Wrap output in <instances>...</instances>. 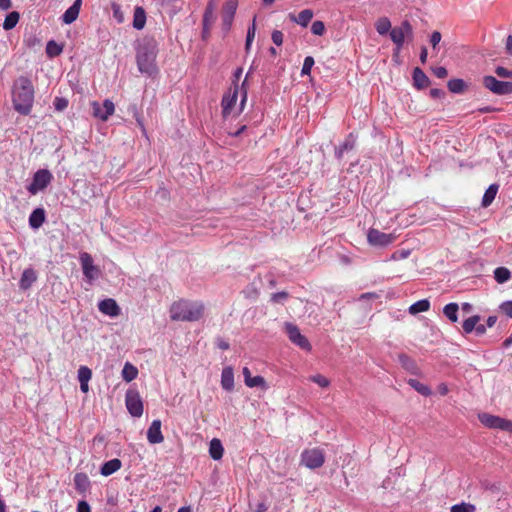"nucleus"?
Returning a JSON list of instances; mask_svg holds the SVG:
<instances>
[{"mask_svg": "<svg viewBox=\"0 0 512 512\" xmlns=\"http://www.w3.org/2000/svg\"><path fill=\"white\" fill-rule=\"evenodd\" d=\"M169 313L172 321L196 322L203 318L205 305L201 301L179 299L171 304Z\"/></svg>", "mask_w": 512, "mask_h": 512, "instance_id": "obj_1", "label": "nucleus"}, {"mask_svg": "<svg viewBox=\"0 0 512 512\" xmlns=\"http://www.w3.org/2000/svg\"><path fill=\"white\" fill-rule=\"evenodd\" d=\"M13 105L16 111L23 115L30 113L34 101V88L27 77H19L14 82Z\"/></svg>", "mask_w": 512, "mask_h": 512, "instance_id": "obj_2", "label": "nucleus"}, {"mask_svg": "<svg viewBox=\"0 0 512 512\" xmlns=\"http://www.w3.org/2000/svg\"><path fill=\"white\" fill-rule=\"evenodd\" d=\"M239 87L235 85L233 88H230L229 91L223 96L222 99V114L223 117H229L231 115H235L237 111L242 110V107L247 98L246 90L242 92V99L239 105V109H237V99H238Z\"/></svg>", "mask_w": 512, "mask_h": 512, "instance_id": "obj_3", "label": "nucleus"}, {"mask_svg": "<svg viewBox=\"0 0 512 512\" xmlns=\"http://www.w3.org/2000/svg\"><path fill=\"white\" fill-rule=\"evenodd\" d=\"M389 35L396 46L395 54H398L406 39L408 41L413 40V27L408 20H404L399 26L393 27Z\"/></svg>", "mask_w": 512, "mask_h": 512, "instance_id": "obj_4", "label": "nucleus"}, {"mask_svg": "<svg viewBox=\"0 0 512 512\" xmlns=\"http://www.w3.org/2000/svg\"><path fill=\"white\" fill-rule=\"evenodd\" d=\"M156 55L154 51L146 46L140 47L137 52V65L141 73L152 76L156 72Z\"/></svg>", "mask_w": 512, "mask_h": 512, "instance_id": "obj_5", "label": "nucleus"}, {"mask_svg": "<svg viewBox=\"0 0 512 512\" xmlns=\"http://www.w3.org/2000/svg\"><path fill=\"white\" fill-rule=\"evenodd\" d=\"M479 421L487 428L499 429L512 433V421L495 416L489 413H482L478 416Z\"/></svg>", "mask_w": 512, "mask_h": 512, "instance_id": "obj_6", "label": "nucleus"}, {"mask_svg": "<svg viewBox=\"0 0 512 512\" xmlns=\"http://www.w3.org/2000/svg\"><path fill=\"white\" fill-rule=\"evenodd\" d=\"M325 462V455L320 448L305 449L301 453V464L309 469H317L323 466Z\"/></svg>", "mask_w": 512, "mask_h": 512, "instance_id": "obj_7", "label": "nucleus"}, {"mask_svg": "<svg viewBox=\"0 0 512 512\" xmlns=\"http://www.w3.org/2000/svg\"><path fill=\"white\" fill-rule=\"evenodd\" d=\"M396 239L397 236L394 233H384L375 228H370L367 233L368 243L375 247H387Z\"/></svg>", "mask_w": 512, "mask_h": 512, "instance_id": "obj_8", "label": "nucleus"}, {"mask_svg": "<svg viewBox=\"0 0 512 512\" xmlns=\"http://www.w3.org/2000/svg\"><path fill=\"white\" fill-rule=\"evenodd\" d=\"M53 176L50 173V171L46 169H40L38 170L34 176L31 184L27 187V190L32 194L35 195L39 191L44 190L51 182Z\"/></svg>", "mask_w": 512, "mask_h": 512, "instance_id": "obj_9", "label": "nucleus"}, {"mask_svg": "<svg viewBox=\"0 0 512 512\" xmlns=\"http://www.w3.org/2000/svg\"><path fill=\"white\" fill-rule=\"evenodd\" d=\"M483 85L496 95L512 94V82L500 81L493 76H485L483 78Z\"/></svg>", "mask_w": 512, "mask_h": 512, "instance_id": "obj_10", "label": "nucleus"}, {"mask_svg": "<svg viewBox=\"0 0 512 512\" xmlns=\"http://www.w3.org/2000/svg\"><path fill=\"white\" fill-rule=\"evenodd\" d=\"M127 410L134 417H140L143 414V402L137 390L129 389L125 395Z\"/></svg>", "mask_w": 512, "mask_h": 512, "instance_id": "obj_11", "label": "nucleus"}, {"mask_svg": "<svg viewBox=\"0 0 512 512\" xmlns=\"http://www.w3.org/2000/svg\"><path fill=\"white\" fill-rule=\"evenodd\" d=\"M285 330L286 333L292 343L299 346L301 349L310 351L311 350V344L308 341V339L301 334L299 328L291 323L285 324Z\"/></svg>", "mask_w": 512, "mask_h": 512, "instance_id": "obj_12", "label": "nucleus"}, {"mask_svg": "<svg viewBox=\"0 0 512 512\" xmlns=\"http://www.w3.org/2000/svg\"><path fill=\"white\" fill-rule=\"evenodd\" d=\"M80 262L83 274L88 280L92 281L98 277L99 269L93 264V258L89 253H81Z\"/></svg>", "mask_w": 512, "mask_h": 512, "instance_id": "obj_13", "label": "nucleus"}, {"mask_svg": "<svg viewBox=\"0 0 512 512\" xmlns=\"http://www.w3.org/2000/svg\"><path fill=\"white\" fill-rule=\"evenodd\" d=\"M238 7V0H227L222 8V25L223 29L228 31L232 25L236 10Z\"/></svg>", "mask_w": 512, "mask_h": 512, "instance_id": "obj_14", "label": "nucleus"}, {"mask_svg": "<svg viewBox=\"0 0 512 512\" xmlns=\"http://www.w3.org/2000/svg\"><path fill=\"white\" fill-rule=\"evenodd\" d=\"M115 106L110 100H105L102 104L93 102L92 113L95 117L106 120L110 115L114 113Z\"/></svg>", "mask_w": 512, "mask_h": 512, "instance_id": "obj_15", "label": "nucleus"}, {"mask_svg": "<svg viewBox=\"0 0 512 512\" xmlns=\"http://www.w3.org/2000/svg\"><path fill=\"white\" fill-rule=\"evenodd\" d=\"M147 440L150 444H159L164 441L161 432V421L159 419L153 420L147 430Z\"/></svg>", "mask_w": 512, "mask_h": 512, "instance_id": "obj_16", "label": "nucleus"}, {"mask_svg": "<svg viewBox=\"0 0 512 512\" xmlns=\"http://www.w3.org/2000/svg\"><path fill=\"white\" fill-rule=\"evenodd\" d=\"M98 308H99L100 312H102L105 315L111 316V317H116L121 312L120 307L118 306L117 302L112 298H108V299H104V300L100 301L98 304Z\"/></svg>", "mask_w": 512, "mask_h": 512, "instance_id": "obj_17", "label": "nucleus"}, {"mask_svg": "<svg viewBox=\"0 0 512 512\" xmlns=\"http://www.w3.org/2000/svg\"><path fill=\"white\" fill-rule=\"evenodd\" d=\"M37 279V273L33 268L24 269L19 280L20 289L24 291L28 290L37 281Z\"/></svg>", "mask_w": 512, "mask_h": 512, "instance_id": "obj_18", "label": "nucleus"}, {"mask_svg": "<svg viewBox=\"0 0 512 512\" xmlns=\"http://www.w3.org/2000/svg\"><path fill=\"white\" fill-rule=\"evenodd\" d=\"M314 16V12L311 9H304L298 15L290 13L288 18L293 23H296L302 27H306L309 22L312 20Z\"/></svg>", "mask_w": 512, "mask_h": 512, "instance_id": "obj_19", "label": "nucleus"}, {"mask_svg": "<svg viewBox=\"0 0 512 512\" xmlns=\"http://www.w3.org/2000/svg\"><path fill=\"white\" fill-rule=\"evenodd\" d=\"M82 0H75L74 3L62 15V21L65 24L73 23L79 15Z\"/></svg>", "mask_w": 512, "mask_h": 512, "instance_id": "obj_20", "label": "nucleus"}, {"mask_svg": "<svg viewBox=\"0 0 512 512\" xmlns=\"http://www.w3.org/2000/svg\"><path fill=\"white\" fill-rule=\"evenodd\" d=\"M221 385L226 391H232L234 388V373L231 367H225L221 374Z\"/></svg>", "mask_w": 512, "mask_h": 512, "instance_id": "obj_21", "label": "nucleus"}, {"mask_svg": "<svg viewBox=\"0 0 512 512\" xmlns=\"http://www.w3.org/2000/svg\"><path fill=\"white\" fill-rule=\"evenodd\" d=\"M45 222V211L43 208H36L29 216V225L37 229Z\"/></svg>", "mask_w": 512, "mask_h": 512, "instance_id": "obj_22", "label": "nucleus"}, {"mask_svg": "<svg viewBox=\"0 0 512 512\" xmlns=\"http://www.w3.org/2000/svg\"><path fill=\"white\" fill-rule=\"evenodd\" d=\"M121 467H122L121 461L117 458H114V459H111V460L105 462L102 465V467L100 469V473L103 476H110L113 473L117 472Z\"/></svg>", "mask_w": 512, "mask_h": 512, "instance_id": "obj_23", "label": "nucleus"}, {"mask_svg": "<svg viewBox=\"0 0 512 512\" xmlns=\"http://www.w3.org/2000/svg\"><path fill=\"white\" fill-rule=\"evenodd\" d=\"M146 23V13L145 10L137 6L134 9V15H133V27L137 30H141L144 28Z\"/></svg>", "mask_w": 512, "mask_h": 512, "instance_id": "obj_24", "label": "nucleus"}, {"mask_svg": "<svg viewBox=\"0 0 512 512\" xmlns=\"http://www.w3.org/2000/svg\"><path fill=\"white\" fill-rule=\"evenodd\" d=\"M223 453L224 448L221 441L217 438L212 439L209 446V454L211 458L214 460H220L223 457Z\"/></svg>", "mask_w": 512, "mask_h": 512, "instance_id": "obj_25", "label": "nucleus"}, {"mask_svg": "<svg viewBox=\"0 0 512 512\" xmlns=\"http://www.w3.org/2000/svg\"><path fill=\"white\" fill-rule=\"evenodd\" d=\"M498 189L499 186L497 184H491L486 189L481 202L482 207L486 208L492 204L497 195Z\"/></svg>", "mask_w": 512, "mask_h": 512, "instance_id": "obj_26", "label": "nucleus"}, {"mask_svg": "<svg viewBox=\"0 0 512 512\" xmlns=\"http://www.w3.org/2000/svg\"><path fill=\"white\" fill-rule=\"evenodd\" d=\"M413 80H414V85L417 87V88H426L429 84V78L426 76V74L420 69V68H415L414 71H413Z\"/></svg>", "mask_w": 512, "mask_h": 512, "instance_id": "obj_27", "label": "nucleus"}, {"mask_svg": "<svg viewBox=\"0 0 512 512\" xmlns=\"http://www.w3.org/2000/svg\"><path fill=\"white\" fill-rule=\"evenodd\" d=\"M138 376V369L131 364L130 362H126L122 369V377L126 382H131L136 379Z\"/></svg>", "mask_w": 512, "mask_h": 512, "instance_id": "obj_28", "label": "nucleus"}, {"mask_svg": "<svg viewBox=\"0 0 512 512\" xmlns=\"http://www.w3.org/2000/svg\"><path fill=\"white\" fill-rule=\"evenodd\" d=\"M375 29L380 35L390 34L392 25L387 17H381L375 22Z\"/></svg>", "mask_w": 512, "mask_h": 512, "instance_id": "obj_29", "label": "nucleus"}, {"mask_svg": "<svg viewBox=\"0 0 512 512\" xmlns=\"http://www.w3.org/2000/svg\"><path fill=\"white\" fill-rule=\"evenodd\" d=\"M430 309V302L427 299L419 300L415 303H413L409 307V313L412 315H416L420 312H426Z\"/></svg>", "mask_w": 512, "mask_h": 512, "instance_id": "obj_30", "label": "nucleus"}, {"mask_svg": "<svg viewBox=\"0 0 512 512\" xmlns=\"http://www.w3.org/2000/svg\"><path fill=\"white\" fill-rule=\"evenodd\" d=\"M458 309L457 303H449L443 308V313L451 322L455 323L458 320Z\"/></svg>", "mask_w": 512, "mask_h": 512, "instance_id": "obj_31", "label": "nucleus"}, {"mask_svg": "<svg viewBox=\"0 0 512 512\" xmlns=\"http://www.w3.org/2000/svg\"><path fill=\"white\" fill-rule=\"evenodd\" d=\"M74 484L78 491H85L89 486V479L85 473H77L74 476Z\"/></svg>", "mask_w": 512, "mask_h": 512, "instance_id": "obj_32", "label": "nucleus"}, {"mask_svg": "<svg viewBox=\"0 0 512 512\" xmlns=\"http://www.w3.org/2000/svg\"><path fill=\"white\" fill-rule=\"evenodd\" d=\"M494 278L499 284H503L511 278V273L506 267H498L494 270Z\"/></svg>", "mask_w": 512, "mask_h": 512, "instance_id": "obj_33", "label": "nucleus"}, {"mask_svg": "<svg viewBox=\"0 0 512 512\" xmlns=\"http://www.w3.org/2000/svg\"><path fill=\"white\" fill-rule=\"evenodd\" d=\"M479 321H480L479 315H473V316L467 318L466 320H464L463 324H462L464 333L469 334L472 331H474L476 328V324H478Z\"/></svg>", "mask_w": 512, "mask_h": 512, "instance_id": "obj_34", "label": "nucleus"}, {"mask_svg": "<svg viewBox=\"0 0 512 512\" xmlns=\"http://www.w3.org/2000/svg\"><path fill=\"white\" fill-rule=\"evenodd\" d=\"M408 384L423 396L431 395V389L427 385L419 382L416 379H409Z\"/></svg>", "mask_w": 512, "mask_h": 512, "instance_id": "obj_35", "label": "nucleus"}, {"mask_svg": "<svg viewBox=\"0 0 512 512\" xmlns=\"http://www.w3.org/2000/svg\"><path fill=\"white\" fill-rule=\"evenodd\" d=\"M19 13L16 12V11H13L11 13H9L6 17H5V20L3 22V28L5 30H11L13 29L16 24L18 23L19 21Z\"/></svg>", "mask_w": 512, "mask_h": 512, "instance_id": "obj_36", "label": "nucleus"}, {"mask_svg": "<svg viewBox=\"0 0 512 512\" xmlns=\"http://www.w3.org/2000/svg\"><path fill=\"white\" fill-rule=\"evenodd\" d=\"M466 88V83L462 79H451L448 82V89L452 93H462Z\"/></svg>", "mask_w": 512, "mask_h": 512, "instance_id": "obj_37", "label": "nucleus"}, {"mask_svg": "<svg viewBox=\"0 0 512 512\" xmlns=\"http://www.w3.org/2000/svg\"><path fill=\"white\" fill-rule=\"evenodd\" d=\"M62 52V47L51 40L46 45V53L49 57H56Z\"/></svg>", "mask_w": 512, "mask_h": 512, "instance_id": "obj_38", "label": "nucleus"}, {"mask_svg": "<svg viewBox=\"0 0 512 512\" xmlns=\"http://www.w3.org/2000/svg\"><path fill=\"white\" fill-rule=\"evenodd\" d=\"M246 386H248L250 388L260 387V388H262L264 390H266L268 388V386L266 384V381H265V379L262 376H254V377H252L251 379H249V381L246 384Z\"/></svg>", "mask_w": 512, "mask_h": 512, "instance_id": "obj_39", "label": "nucleus"}, {"mask_svg": "<svg viewBox=\"0 0 512 512\" xmlns=\"http://www.w3.org/2000/svg\"><path fill=\"white\" fill-rule=\"evenodd\" d=\"M355 140H356V138L354 137L353 133H350L348 138L346 139V141L339 148V151H338L339 157L342 156L344 151L353 149V147L355 145Z\"/></svg>", "mask_w": 512, "mask_h": 512, "instance_id": "obj_40", "label": "nucleus"}, {"mask_svg": "<svg viewBox=\"0 0 512 512\" xmlns=\"http://www.w3.org/2000/svg\"><path fill=\"white\" fill-rule=\"evenodd\" d=\"M476 508L470 503L455 504L451 507V512H475Z\"/></svg>", "mask_w": 512, "mask_h": 512, "instance_id": "obj_41", "label": "nucleus"}, {"mask_svg": "<svg viewBox=\"0 0 512 512\" xmlns=\"http://www.w3.org/2000/svg\"><path fill=\"white\" fill-rule=\"evenodd\" d=\"M92 377V371L87 366H81L78 370L79 382H89Z\"/></svg>", "mask_w": 512, "mask_h": 512, "instance_id": "obj_42", "label": "nucleus"}, {"mask_svg": "<svg viewBox=\"0 0 512 512\" xmlns=\"http://www.w3.org/2000/svg\"><path fill=\"white\" fill-rule=\"evenodd\" d=\"M309 380L322 388H327L330 385L329 379L321 374L312 375L309 377Z\"/></svg>", "mask_w": 512, "mask_h": 512, "instance_id": "obj_43", "label": "nucleus"}, {"mask_svg": "<svg viewBox=\"0 0 512 512\" xmlns=\"http://www.w3.org/2000/svg\"><path fill=\"white\" fill-rule=\"evenodd\" d=\"M326 31L325 24L322 21H314L311 25V32L314 35L322 36Z\"/></svg>", "mask_w": 512, "mask_h": 512, "instance_id": "obj_44", "label": "nucleus"}, {"mask_svg": "<svg viewBox=\"0 0 512 512\" xmlns=\"http://www.w3.org/2000/svg\"><path fill=\"white\" fill-rule=\"evenodd\" d=\"M313 65H314V58L311 56H307L303 62L301 75H309Z\"/></svg>", "mask_w": 512, "mask_h": 512, "instance_id": "obj_45", "label": "nucleus"}, {"mask_svg": "<svg viewBox=\"0 0 512 512\" xmlns=\"http://www.w3.org/2000/svg\"><path fill=\"white\" fill-rule=\"evenodd\" d=\"M216 20V16H215V13H209L207 11L204 12V16H203V25H204V28L205 29H209L212 24L215 22Z\"/></svg>", "mask_w": 512, "mask_h": 512, "instance_id": "obj_46", "label": "nucleus"}, {"mask_svg": "<svg viewBox=\"0 0 512 512\" xmlns=\"http://www.w3.org/2000/svg\"><path fill=\"white\" fill-rule=\"evenodd\" d=\"M54 108L57 111H63L68 106V100L63 97H56L53 102Z\"/></svg>", "mask_w": 512, "mask_h": 512, "instance_id": "obj_47", "label": "nucleus"}, {"mask_svg": "<svg viewBox=\"0 0 512 512\" xmlns=\"http://www.w3.org/2000/svg\"><path fill=\"white\" fill-rule=\"evenodd\" d=\"M255 32H256V26H255V20H254L252 26L249 27L248 31H247L246 44H245L247 50L251 46V43L255 37Z\"/></svg>", "mask_w": 512, "mask_h": 512, "instance_id": "obj_48", "label": "nucleus"}, {"mask_svg": "<svg viewBox=\"0 0 512 512\" xmlns=\"http://www.w3.org/2000/svg\"><path fill=\"white\" fill-rule=\"evenodd\" d=\"M288 297H289V294L285 291L277 292V293L272 294L271 301L274 303H282L285 300H287Z\"/></svg>", "mask_w": 512, "mask_h": 512, "instance_id": "obj_49", "label": "nucleus"}, {"mask_svg": "<svg viewBox=\"0 0 512 512\" xmlns=\"http://www.w3.org/2000/svg\"><path fill=\"white\" fill-rule=\"evenodd\" d=\"M495 73L497 74V76H499L500 78H510L512 77V70H508L504 67H497L495 69Z\"/></svg>", "mask_w": 512, "mask_h": 512, "instance_id": "obj_50", "label": "nucleus"}, {"mask_svg": "<svg viewBox=\"0 0 512 512\" xmlns=\"http://www.w3.org/2000/svg\"><path fill=\"white\" fill-rule=\"evenodd\" d=\"M272 41L275 45L280 46L283 43V33L279 30H274L271 35Z\"/></svg>", "mask_w": 512, "mask_h": 512, "instance_id": "obj_51", "label": "nucleus"}, {"mask_svg": "<svg viewBox=\"0 0 512 512\" xmlns=\"http://www.w3.org/2000/svg\"><path fill=\"white\" fill-rule=\"evenodd\" d=\"M433 73L439 79H443L448 75L447 69L442 66L433 68Z\"/></svg>", "mask_w": 512, "mask_h": 512, "instance_id": "obj_52", "label": "nucleus"}, {"mask_svg": "<svg viewBox=\"0 0 512 512\" xmlns=\"http://www.w3.org/2000/svg\"><path fill=\"white\" fill-rule=\"evenodd\" d=\"M500 309L510 318H512V301H506L500 305Z\"/></svg>", "mask_w": 512, "mask_h": 512, "instance_id": "obj_53", "label": "nucleus"}, {"mask_svg": "<svg viewBox=\"0 0 512 512\" xmlns=\"http://www.w3.org/2000/svg\"><path fill=\"white\" fill-rule=\"evenodd\" d=\"M441 33L439 31H434L431 35V38H430V42L432 44V47L433 49H436V46L440 43L441 41Z\"/></svg>", "mask_w": 512, "mask_h": 512, "instance_id": "obj_54", "label": "nucleus"}, {"mask_svg": "<svg viewBox=\"0 0 512 512\" xmlns=\"http://www.w3.org/2000/svg\"><path fill=\"white\" fill-rule=\"evenodd\" d=\"M400 360H401V363L403 364V366L407 369H410V368H413L414 367V363L413 361L406 355H401L400 356Z\"/></svg>", "mask_w": 512, "mask_h": 512, "instance_id": "obj_55", "label": "nucleus"}, {"mask_svg": "<svg viewBox=\"0 0 512 512\" xmlns=\"http://www.w3.org/2000/svg\"><path fill=\"white\" fill-rule=\"evenodd\" d=\"M77 512H91L89 504L84 500L79 501L77 505Z\"/></svg>", "mask_w": 512, "mask_h": 512, "instance_id": "obj_56", "label": "nucleus"}, {"mask_svg": "<svg viewBox=\"0 0 512 512\" xmlns=\"http://www.w3.org/2000/svg\"><path fill=\"white\" fill-rule=\"evenodd\" d=\"M409 254H410V252L407 250L396 251L393 253L392 258L393 259H402V258L408 257Z\"/></svg>", "mask_w": 512, "mask_h": 512, "instance_id": "obj_57", "label": "nucleus"}, {"mask_svg": "<svg viewBox=\"0 0 512 512\" xmlns=\"http://www.w3.org/2000/svg\"><path fill=\"white\" fill-rule=\"evenodd\" d=\"M217 9V1L216 0H209L207 6H206V9L205 11L209 12V13H215Z\"/></svg>", "mask_w": 512, "mask_h": 512, "instance_id": "obj_58", "label": "nucleus"}, {"mask_svg": "<svg viewBox=\"0 0 512 512\" xmlns=\"http://www.w3.org/2000/svg\"><path fill=\"white\" fill-rule=\"evenodd\" d=\"M474 331L478 336H481L486 333V327L483 324H476V328Z\"/></svg>", "mask_w": 512, "mask_h": 512, "instance_id": "obj_59", "label": "nucleus"}, {"mask_svg": "<svg viewBox=\"0 0 512 512\" xmlns=\"http://www.w3.org/2000/svg\"><path fill=\"white\" fill-rule=\"evenodd\" d=\"M268 510V506L265 502H259L256 505L255 512H266Z\"/></svg>", "mask_w": 512, "mask_h": 512, "instance_id": "obj_60", "label": "nucleus"}, {"mask_svg": "<svg viewBox=\"0 0 512 512\" xmlns=\"http://www.w3.org/2000/svg\"><path fill=\"white\" fill-rule=\"evenodd\" d=\"M242 373L244 376V382H245V384H247L249 379L252 378L251 372L248 367H244Z\"/></svg>", "mask_w": 512, "mask_h": 512, "instance_id": "obj_61", "label": "nucleus"}, {"mask_svg": "<svg viewBox=\"0 0 512 512\" xmlns=\"http://www.w3.org/2000/svg\"><path fill=\"white\" fill-rule=\"evenodd\" d=\"M427 56H428L427 48L426 47H422L421 53H420V61H421L422 64L426 63Z\"/></svg>", "mask_w": 512, "mask_h": 512, "instance_id": "obj_62", "label": "nucleus"}, {"mask_svg": "<svg viewBox=\"0 0 512 512\" xmlns=\"http://www.w3.org/2000/svg\"><path fill=\"white\" fill-rule=\"evenodd\" d=\"M437 389L438 392L443 396L449 392L448 386L445 383H441Z\"/></svg>", "mask_w": 512, "mask_h": 512, "instance_id": "obj_63", "label": "nucleus"}, {"mask_svg": "<svg viewBox=\"0 0 512 512\" xmlns=\"http://www.w3.org/2000/svg\"><path fill=\"white\" fill-rule=\"evenodd\" d=\"M506 50L509 55H512V36L509 35L506 39Z\"/></svg>", "mask_w": 512, "mask_h": 512, "instance_id": "obj_64", "label": "nucleus"}]
</instances>
